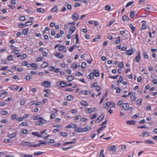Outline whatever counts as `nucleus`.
Listing matches in <instances>:
<instances>
[{"label":"nucleus","instance_id":"f257e3e1","mask_svg":"<svg viewBox=\"0 0 157 157\" xmlns=\"http://www.w3.org/2000/svg\"><path fill=\"white\" fill-rule=\"evenodd\" d=\"M32 134L37 136L39 137H42L44 139H46L49 137V136H42L41 135H39L38 134V132H33L32 133Z\"/></svg>","mask_w":157,"mask_h":157},{"label":"nucleus","instance_id":"f03ea898","mask_svg":"<svg viewBox=\"0 0 157 157\" xmlns=\"http://www.w3.org/2000/svg\"><path fill=\"white\" fill-rule=\"evenodd\" d=\"M41 85L45 87H49L51 85V83L48 81H44L41 84Z\"/></svg>","mask_w":157,"mask_h":157},{"label":"nucleus","instance_id":"7ed1b4c3","mask_svg":"<svg viewBox=\"0 0 157 157\" xmlns=\"http://www.w3.org/2000/svg\"><path fill=\"white\" fill-rule=\"evenodd\" d=\"M117 150V148L115 145L111 146L108 148V150L109 151H112L115 152H116Z\"/></svg>","mask_w":157,"mask_h":157},{"label":"nucleus","instance_id":"20e7f679","mask_svg":"<svg viewBox=\"0 0 157 157\" xmlns=\"http://www.w3.org/2000/svg\"><path fill=\"white\" fill-rule=\"evenodd\" d=\"M59 83L58 86L62 87H64L67 86V83L64 81H59L57 82Z\"/></svg>","mask_w":157,"mask_h":157},{"label":"nucleus","instance_id":"39448f33","mask_svg":"<svg viewBox=\"0 0 157 157\" xmlns=\"http://www.w3.org/2000/svg\"><path fill=\"white\" fill-rule=\"evenodd\" d=\"M105 115L103 114H101L95 121L96 122L98 123L101 121L104 118Z\"/></svg>","mask_w":157,"mask_h":157},{"label":"nucleus","instance_id":"423d86ee","mask_svg":"<svg viewBox=\"0 0 157 157\" xmlns=\"http://www.w3.org/2000/svg\"><path fill=\"white\" fill-rule=\"evenodd\" d=\"M71 18L73 20L76 21L79 19V16L77 13H75L71 16Z\"/></svg>","mask_w":157,"mask_h":157},{"label":"nucleus","instance_id":"0eeeda50","mask_svg":"<svg viewBox=\"0 0 157 157\" xmlns=\"http://www.w3.org/2000/svg\"><path fill=\"white\" fill-rule=\"evenodd\" d=\"M55 56H56V57H57L58 58L60 59H62L64 57V56H63V54H61V53H58L57 52L55 54Z\"/></svg>","mask_w":157,"mask_h":157},{"label":"nucleus","instance_id":"6e6552de","mask_svg":"<svg viewBox=\"0 0 157 157\" xmlns=\"http://www.w3.org/2000/svg\"><path fill=\"white\" fill-rule=\"evenodd\" d=\"M122 107L124 110H128V107H129V104L128 103H123Z\"/></svg>","mask_w":157,"mask_h":157},{"label":"nucleus","instance_id":"1a4fd4ad","mask_svg":"<svg viewBox=\"0 0 157 157\" xmlns=\"http://www.w3.org/2000/svg\"><path fill=\"white\" fill-rule=\"evenodd\" d=\"M130 95V96L131 101H132V102H135L136 100V97L135 94H133V93H132V94H131V95Z\"/></svg>","mask_w":157,"mask_h":157},{"label":"nucleus","instance_id":"9d476101","mask_svg":"<svg viewBox=\"0 0 157 157\" xmlns=\"http://www.w3.org/2000/svg\"><path fill=\"white\" fill-rule=\"evenodd\" d=\"M69 29L70 30L69 33L71 34L72 33H74L76 30V28L74 26H72L70 27Z\"/></svg>","mask_w":157,"mask_h":157},{"label":"nucleus","instance_id":"9b49d317","mask_svg":"<svg viewBox=\"0 0 157 157\" xmlns=\"http://www.w3.org/2000/svg\"><path fill=\"white\" fill-rule=\"evenodd\" d=\"M93 108H86L85 109V112L87 114H90L93 112Z\"/></svg>","mask_w":157,"mask_h":157},{"label":"nucleus","instance_id":"f8f14e48","mask_svg":"<svg viewBox=\"0 0 157 157\" xmlns=\"http://www.w3.org/2000/svg\"><path fill=\"white\" fill-rule=\"evenodd\" d=\"M29 31V29L28 28L24 29L22 30V33L24 35H27Z\"/></svg>","mask_w":157,"mask_h":157},{"label":"nucleus","instance_id":"ddd939ff","mask_svg":"<svg viewBox=\"0 0 157 157\" xmlns=\"http://www.w3.org/2000/svg\"><path fill=\"white\" fill-rule=\"evenodd\" d=\"M82 93L83 94L85 95H90L91 94V92L90 91H84L83 90L82 91L79 93V94L80 93Z\"/></svg>","mask_w":157,"mask_h":157},{"label":"nucleus","instance_id":"4468645a","mask_svg":"<svg viewBox=\"0 0 157 157\" xmlns=\"http://www.w3.org/2000/svg\"><path fill=\"white\" fill-rule=\"evenodd\" d=\"M91 128V127L87 126L86 127L82 128V132H85L90 130Z\"/></svg>","mask_w":157,"mask_h":157},{"label":"nucleus","instance_id":"2eb2a0df","mask_svg":"<svg viewBox=\"0 0 157 157\" xmlns=\"http://www.w3.org/2000/svg\"><path fill=\"white\" fill-rule=\"evenodd\" d=\"M17 134V132H14L11 134H9L7 137L10 138H13L16 136Z\"/></svg>","mask_w":157,"mask_h":157},{"label":"nucleus","instance_id":"dca6fc26","mask_svg":"<svg viewBox=\"0 0 157 157\" xmlns=\"http://www.w3.org/2000/svg\"><path fill=\"white\" fill-rule=\"evenodd\" d=\"M140 58V52H139L138 55L135 57V61L137 62H139Z\"/></svg>","mask_w":157,"mask_h":157},{"label":"nucleus","instance_id":"f3484780","mask_svg":"<svg viewBox=\"0 0 157 157\" xmlns=\"http://www.w3.org/2000/svg\"><path fill=\"white\" fill-rule=\"evenodd\" d=\"M39 119L41 124H45L46 123V121L43 117H40L39 118Z\"/></svg>","mask_w":157,"mask_h":157},{"label":"nucleus","instance_id":"a211bd4d","mask_svg":"<svg viewBox=\"0 0 157 157\" xmlns=\"http://www.w3.org/2000/svg\"><path fill=\"white\" fill-rule=\"evenodd\" d=\"M143 99L142 98L138 99L136 101V104L137 105L140 106L142 105Z\"/></svg>","mask_w":157,"mask_h":157},{"label":"nucleus","instance_id":"6ab92c4d","mask_svg":"<svg viewBox=\"0 0 157 157\" xmlns=\"http://www.w3.org/2000/svg\"><path fill=\"white\" fill-rule=\"evenodd\" d=\"M122 19L123 21H129L130 20V19L126 15H124L122 16Z\"/></svg>","mask_w":157,"mask_h":157},{"label":"nucleus","instance_id":"aec40b11","mask_svg":"<svg viewBox=\"0 0 157 157\" xmlns=\"http://www.w3.org/2000/svg\"><path fill=\"white\" fill-rule=\"evenodd\" d=\"M79 46H77L76 45H74L72 46V47H70L68 49V50L70 52H72L74 49L75 48H77L79 47Z\"/></svg>","mask_w":157,"mask_h":157},{"label":"nucleus","instance_id":"412c9836","mask_svg":"<svg viewBox=\"0 0 157 157\" xmlns=\"http://www.w3.org/2000/svg\"><path fill=\"white\" fill-rule=\"evenodd\" d=\"M126 123L129 125H134L135 124V121L134 120H130L126 121Z\"/></svg>","mask_w":157,"mask_h":157},{"label":"nucleus","instance_id":"4be33fe9","mask_svg":"<svg viewBox=\"0 0 157 157\" xmlns=\"http://www.w3.org/2000/svg\"><path fill=\"white\" fill-rule=\"evenodd\" d=\"M126 53L127 55L130 56L133 54V51L132 49H129L126 51Z\"/></svg>","mask_w":157,"mask_h":157},{"label":"nucleus","instance_id":"5701e85b","mask_svg":"<svg viewBox=\"0 0 157 157\" xmlns=\"http://www.w3.org/2000/svg\"><path fill=\"white\" fill-rule=\"evenodd\" d=\"M149 132H145L142 133L140 135V136L144 137L145 136H149Z\"/></svg>","mask_w":157,"mask_h":157},{"label":"nucleus","instance_id":"b1692460","mask_svg":"<svg viewBox=\"0 0 157 157\" xmlns=\"http://www.w3.org/2000/svg\"><path fill=\"white\" fill-rule=\"evenodd\" d=\"M48 65V63L46 62H44L41 65V68H45L47 67Z\"/></svg>","mask_w":157,"mask_h":157},{"label":"nucleus","instance_id":"393cba45","mask_svg":"<svg viewBox=\"0 0 157 157\" xmlns=\"http://www.w3.org/2000/svg\"><path fill=\"white\" fill-rule=\"evenodd\" d=\"M73 141H71L69 142H65L64 143L63 145H65L67 144H71L73 143H75L76 142V139H73Z\"/></svg>","mask_w":157,"mask_h":157},{"label":"nucleus","instance_id":"a878e982","mask_svg":"<svg viewBox=\"0 0 157 157\" xmlns=\"http://www.w3.org/2000/svg\"><path fill=\"white\" fill-rule=\"evenodd\" d=\"M74 79V77L72 75H70L67 78V79L69 82H70L72 81Z\"/></svg>","mask_w":157,"mask_h":157},{"label":"nucleus","instance_id":"bb28decb","mask_svg":"<svg viewBox=\"0 0 157 157\" xmlns=\"http://www.w3.org/2000/svg\"><path fill=\"white\" fill-rule=\"evenodd\" d=\"M51 11L53 12H57L58 11V9H57V6L56 5L55 6L52 8L51 9Z\"/></svg>","mask_w":157,"mask_h":157},{"label":"nucleus","instance_id":"cd10ccee","mask_svg":"<svg viewBox=\"0 0 157 157\" xmlns=\"http://www.w3.org/2000/svg\"><path fill=\"white\" fill-rule=\"evenodd\" d=\"M93 72L94 73L95 76L96 77H98L99 76V73L98 70H94Z\"/></svg>","mask_w":157,"mask_h":157},{"label":"nucleus","instance_id":"c85d7f7f","mask_svg":"<svg viewBox=\"0 0 157 157\" xmlns=\"http://www.w3.org/2000/svg\"><path fill=\"white\" fill-rule=\"evenodd\" d=\"M22 132H20V135L21 136L23 135L26 134L28 132V130L27 129H24L23 130H21Z\"/></svg>","mask_w":157,"mask_h":157},{"label":"nucleus","instance_id":"c756f323","mask_svg":"<svg viewBox=\"0 0 157 157\" xmlns=\"http://www.w3.org/2000/svg\"><path fill=\"white\" fill-rule=\"evenodd\" d=\"M28 146L29 147H37V144H34L33 143L30 142L29 141L28 142Z\"/></svg>","mask_w":157,"mask_h":157},{"label":"nucleus","instance_id":"7c9ffc66","mask_svg":"<svg viewBox=\"0 0 157 157\" xmlns=\"http://www.w3.org/2000/svg\"><path fill=\"white\" fill-rule=\"evenodd\" d=\"M80 104L82 105L85 107L87 106L88 105V103L86 101H81L80 102Z\"/></svg>","mask_w":157,"mask_h":157},{"label":"nucleus","instance_id":"2f4dec72","mask_svg":"<svg viewBox=\"0 0 157 157\" xmlns=\"http://www.w3.org/2000/svg\"><path fill=\"white\" fill-rule=\"evenodd\" d=\"M36 11L38 13H44L45 12V10L42 8H38L37 9Z\"/></svg>","mask_w":157,"mask_h":157},{"label":"nucleus","instance_id":"473e14b6","mask_svg":"<svg viewBox=\"0 0 157 157\" xmlns=\"http://www.w3.org/2000/svg\"><path fill=\"white\" fill-rule=\"evenodd\" d=\"M39 142L40 143L37 144V147H40L41 144H47L46 141H42L40 140L39 141Z\"/></svg>","mask_w":157,"mask_h":157},{"label":"nucleus","instance_id":"72a5a7b5","mask_svg":"<svg viewBox=\"0 0 157 157\" xmlns=\"http://www.w3.org/2000/svg\"><path fill=\"white\" fill-rule=\"evenodd\" d=\"M144 142L146 144H154V142L152 140H145Z\"/></svg>","mask_w":157,"mask_h":157},{"label":"nucleus","instance_id":"f704fd0d","mask_svg":"<svg viewBox=\"0 0 157 157\" xmlns=\"http://www.w3.org/2000/svg\"><path fill=\"white\" fill-rule=\"evenodd\" d=\"M129 26L130 28H131V29L132 30V33H133L135 31V28L132 25V24H129Z\"/></svg>","mask_w":157,"mask_h":157},{"label":"nucleus","instance_id":"c9c22d12","mask_svg":"<svg viewBox=\"0 0 157 157\" xmlns=\"http://www.w3.org/2000/svg\"><path fill=\"white\" fill-rule=\"evenodd\" d=\"M66 48V47L65 46L61 45L59 46L58 48V50L59 51H62Z\"/></svg>","mask_w":157,"mask_h":157},{"label":"nucleus","instance_id":"e433bc0d","mask_svg":"<svg viewBox=\"0 0 157 157\" xmlns=\"http://www.w3.org/2000/svg\"><path fill=\"white\" fill-rule=\"evenodd\" d=\"M135 11H131L130 12V16L131 18H133L135 14Z\"/></svg>","mask_w":157,"mask_h":157},{"label":"nucleus","instance_id":"4c0bfd02","mask_svg":"<svg viewBox=\"0 0 157 157\" xmlns=\"http://www.w3.org/2000/svg\"><path fill=\"white\" fill-rule=\"evenodd\" d=\"M67 100L69 101L73 100L74 99L73 97L71 95H68L67 96Z\"/></svg>","mask_w":157,"mask_h":157},{"label":"nucleus","instance_id":"58836bf2","mask_svg":"<svg viewBox=\"0 0 157 157\" xmlns=\"http://www.w3.org/2000/svg\"><path fill=\"white\" fill-rule=\"evenodd\" d=\"M111 9V6L109 5H107L105 7V9L106 10L109 11Z\"/></svg>","mask_w":157,"mask_h":157},{"label":"nucleus","instance_id":"ea45409f","mask_svg":"<svg viewBox=\"0 0 157 157\" xmlns=\"http://www.w3.org/2000/svg\"><path fill=\"white\" fill-rule=\"evenodd\" d=\"M30 66L34 68V69H37V66L36 64L34 63H32L30 64Z\"/></svg>","mask_w":157,"mask_h":157},{"label":"nucleus","instance_id":"a19ab883","mask_svg":"<svg viewBox=\"0 0 157 157\" xmlns=\"http://www.w3.org/2000/svg\"><path fill=\"white\" fill-rule=\"evenodd\" d=\"M123 77L122 76H121L120 77V78L118 79V80L117 81V83L119 84L122 81H123Z\"/></svg>","mask_w":157,"mask_h":157},{"label":"nucleus","instance_id":"79ce46f5","mask_svg":"<svg viewBox=\"0 0 157 157\" xmlns=\"http://www.w3.org/2000/svg\"><path fill=\"white\" fill-rule=\"evenodd\" d=\"M13 59V56L12 55L8 56L7 58V60L8 61L12 60Z\"/></svg>","mask_w":157,"mask_h":157},{"label":"nucleus","instance_id":"37998d69","mask_svg":"<svg viewBox=\"0 0 157 157\" xmlns=\"http://www.w3.org/2000/svg\"><path fill=\"white\" fill-rule=\"evenodd\" d=\"M33 22L32 21H28L25 23V25L26 26L32 25L33 24Z\"/></svg>","mask_w":157,"mask_h":157},{"label":"nucleus","instance_id":"c03bdc74","mask_svg":"<svg viewBox=\"0 0 157 157\" xmlns=\"http://www.w3.org/2000/svg\"><path fill=\"white\" fill-rule=\"evenodd\" d=\"M109 106L110 108H113L115 106V104L112 102H109Z\"/></svg>","mask_w":157,"mask_h":157},{"label":"nucleus","instance_id":"a18cd8bd","mask_svg":"<svg viewBox=\"0 0 157 157\" xmlns=\"http://www.w3.org/2000/svg\"><path fill=\"white\" fill-rule=\"evenodd\" d=\"M134 2L133 1H132L131 2H128L127 4L125 6L126 7H128L131 5L132 4L134 3Z\"/></svg>","mask_w":157,"mask_h":157},{"label":"nucleus","instance_id":"49530a36","mask_svg":"<svg viewBox=\"0 0 157 157\" xmlns=\"http://www.w3.org/2000/svg\"><path fill=\"white\" fill-rule=\"evenodd\" d=\"M8 113V112L6 111L3 110L0 112V114L2 115H5Z\"/></svg>","mask_w":157,"mask_h":157},{"label":"nucleus","instance_id":"de8ad7c7","mask_svg":"<svg viewBox=\"0 0 157 157\" xmlns=\"http://www.w3.org/2000/svg\"><path fill=\"white\" fill-rule=\"evenodd\" d=\"M82 128H78L77 129H75V131L76 132H82Z\"/></svg>","mask_w":157,"mask_h":157},{"label":"nucleus","instance_id":"09e8293b","mask_svg":"<svg viewBox=\"0 0 157 157\" xmlns=\"http://www.w3.org/2000/svg\"><path fill=\"white\" fill-rule=\"evenodd\" d=\"M94 76V73L93 72L91 73L89 75L90 79L93 78Z\"/></svg>","mask_w":157,"mask_h":157},{"label":"nucleus","instance_id":"8fccbe9b","mask_svg":"<svg viewBox=\"0 0 157 157\" xmlns=\"http://www.w3.org/2000/svg\"><path fill=\"white\" fill-rule=\"evenodd\" d=\"M75 38L76 39V43L78 44L79 43V38L78 35V34H76L75 36Z\"/></svg>","mask_w":157,"mask_h":157},{"label":"nucleus","instance_id":"3c124183","mask_svg":"<svg viewBox=\"0 0 157 157\" xmlns=\"http://www.w3.org/2000/svg\"><path fill=\"white\" fill-rule=\"evenodd\" d=\"M87 64L85 62H82L81 66V67L82 68H84L86 65Z\"/></svg>","mask_w":157,"mask_h":157},{"label":"nucleus","instance_id":"603ef678","mask_svg":"<svg viewBox=\"0 0 157 157\" xmlns=\"http://www.w3.org/2000/svg\"><path fill=\"white\" fill-rule=\"evenodd\" d=\"M43 153H44L43 152H35L34 153V155L35 156H37V155H41L42 154H43Z\"/></svg>","mask_w":157,"mask_h":157},{"label":"nucleus","instance_id":"864d4df0","mask_svg":"<svg viewBox=\"0 0 157 157\" xmlns=\"http://www.w3.org/2000/svg\"><path fill=\"white\" fill-rule=\"evenodd\" d=\"M143 55L144 56V58L145 59H147L148 58V56L146 52H144L143 53Z\"/></svg>","mask_w":157,"mask_h":157},{"label":"nucleus","instance_id":"5fc2aeb1","mask_svg":"<svg viewBox=\"0 0 157 157\" xmlns=\"http://www.w3.org/2000/svg\"><path fill=\"white\" fill-rule=\"evenodd\" d=\"M117 40L115 42L117 44H118L120 42L121 37L120 36H118L117 37Z\"/></svg>","mask_w":157,"mask_h":157},{"label":"nucleus","instance_id":"6e6d98bb","mask_svg":"<svg viewBox=\"0 0 157 157\" xmlns=\"http://www.w3.org/2000/svg\"><path fill=\"white\" fill-rule=\"evenodd\" d=\"M131 94H132V93L131 92H129L128 95H122L121 97L123 98H126L128 96H129L130 95H131Z\"/></svg>","mask_w":157,"mask_h":157},{"label":"nucleus","instance_id":"4d7b16f0","mask_svg":"<svg viewBox=\"0 0 157 157\" xmlns=\"http://www.w3.org/2000/svg\"><path fill=\"white\" fill-rule=\"evenodd\" d=\"M61 135L63 137H66L67 136V132H61Z\"/></svg>","mask_w":157,"mask_h":157},{"label":"nucleus","instance_id":"13d9d810","mask_svg":"<svg viewBox=\"0 0 157 157\" xmlns=\"http://www.w3.org/2000/svg\"><path fill=\"white\" fill-rule=\"evenodd\" d=\"M19 19L21 21H24L25 20V18L24 16H21L19 17Z\"/></svg>","mask_w":157,"mask_h":157},{"label":"nucleus","instance_id":"bf43d9fd","mask_svg":"<svg viewBox=\"0 0 157 157\" xmlns=\"http://www.w3.org/2000/svg\"><path fill=\"white\" fill-rule=\"evenodd\" d=\"M77 65L75 63H74L72 64V67L74 68L75 69H76L77 68Z\"/></svg>","mask_w":157,"mask_h":157},{"label":"nucleus","instance_id":"052dcab7","mask_svg":"<svg viewBox=\"0 0 157 157\" xmlns=\"http://www.w3.org/2000/svg\"><path fill=\"white\" fill-rule=\"evenodd\" d=\"M17 115L16 114L12 115L11 116V118L12 119L14 120L15 119H16V118L17 117Z\"/></svg>","mask_w":157,"mask_h":157},{"label":"nucleus","instance_id":"680f3d73","mask_svg":"<svg viewBox=\"0 0 157 157\" xmlns=\"http://www.w3.org/2000/svg\"><path fill=\"white\" fill-rule=\"evenodd\" d=\"M81 117V116L80 115H78L75 117L74 120L76 121H77L78 120L79 118H80Z\"/></svg>","mask_w":157,"mask_h":157},{"label":"nucleus","instance_id":"e2e57ef3","mask_svg":"<svg viewBox=\"0 0 157 157\" xmlns=\"http://www.w3.org/2000/svg\"><path fill=\"white\" fill-rule=\"evenodd\" d=\"M32 78L31 75H27L26 76L25 79L27 80H30Z\"/></svg>","mask_w":157,"mask_h":157},{"label":"nucleus","instance_id":"0e129e2a","mask_svg":"<svg viewBox=\"0 0 157 157\" xmlns=\"http://www.w3.org/2000/svg\"><path fill=\"white\" fill-rule=\"evenodd\" d=\"M97 117V113L95 114L91 117L90 119H95Z\"/></svg>","mask_w":157,"mask_h":157},{"label":"nucleus","instance_id":"69168bd1","mask_svg":"<svg viewBox=\"0 0 157 157\" xmlns=\"http://www.w3.org/2000/svg\"><path fill=\"white\" fill-rule=\"evenodd\" d=\"M123 101H122L121 100H120L119 101H118V102H117V105L118 106H120L122 104H123Z\"/></svg>","mask_w":157,"mask_h":157},{"label":"nucleus","instance_id":"338daca9","mask_svg":"<svg viewBox=\"0 0 157 157\" xmlns=\"http://www.w3.org/2000/svg\"><path fill=\"white\" fill-rule=\"evenodd\" d=\"M147 28V26L146 24L145 23L143 24L142 26V29H145Z\"/></svg>","mask_w":157,"mask_h":157},{"label":"nucleus","instance_id":"774afa93","mask_svg":"<svg viewBox=\"0 0 157 157\" xmlns=\"http://www.w3.org/2000/svg\"><path fill=\"white\" fill-rule=\"evenodd\" d=\"M25 100H21L20 102V105H24L25 104Z\"/></svg>","mask_w":157,"mask_h":157}]
</instances>
